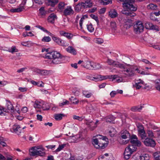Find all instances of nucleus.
Returning a JSON list of instances; mask_svg holds the SVG:
<instances>
[{"mask_svg":"<svg viewBox=\"0 0 160 160\" xmlns=\"http://www.w3.org/2000/svg\"><path fill=\"white\" fill-rule=\"evenodd\" d=\"M116 61L112 59L108 58L107 61V62L110 65H112L115 66V64H116Z\"/></svg>","mask_w":160,"mask_h":160,"instance_id":"nucleus-36","label":"nucleus"},{"mask_svg":"<svg viewBox=\"0 0 160 160\" xmlns=\"http://www.w3.org/2000/svg\"><path fill=\"white\" fill-rule=\"evenodd\" d=\"M146 26L147 27L148 26V27L147 28L148 29L153 30L157 31H159V28L158 26L154 25L152 23H147Z\"/></svg>","mask_w":160,"mask_h":160,"instance_id":"nucleus-19","label":"nucleus"},{"mask_svg":"<svg viewBox=\"0 0 160 160\" xmlns=\"http://www.w3.org/2000/svg\"><path fill=\"white\" fill-rule=\"evenodd\" d=\"M91 65V69H99L102 68L101 65L98 63L92 62Z\"/></svg>","mask_w":160,"mask_h":160,"instance_id":"nucleus-23","label":"nucleus"},{"mask_svg":"<svg viewBox=\"0 0 160 160\" xmlns=\"http://www.w3.org/2000/svg\"><path fill=\"white\" fill-rule=\"evenodd\" d=\"M8 51L12 53H13L14 52H17L18 51V49L16 48L15 46H12L11 49H9Z\"/></svg>","mask_w":160,"mask_h":160,"instance_id":"nucleus-49","label":"nucleus"},{"mask_svg":"<svg viewBox=\"0 0 160 160\" xmlns=\"http://www.w3.org/2000/svg\"><path fill=\"white\" fill-rule=\"evenodd\" d=\"M132 154L130 153H129L128 152H124V155L125 158L126 160L130 158Z\"/></svg>","mask_w":160,"mask_h":160,"instance_id":"nucleus-47","label":"nucleus"},{"mask_svg":"<svg viewBox=\"0 0 160 160\" xmlns=\"http://www.w3.org/2000/svg\"><path fill=\"white\" fill-rule=\"evenodd\" d=\"M21 128L19 125L14 124L11 129L12 132H14L18 135L21 133Z\"/></svg>","mask_w":160,"mask_h":160,"instance_id":"nucleus-11","label":"nucleus"},{"mask_svg":"<svg viewBox=\"0 0 160 160\" xmlns=\"http://www.w3.org/2000/svg\"><path fill=\"white\" fill-rule=\"evenodd\" d=\"M90 16L92 18L95 20L96 21L97 23H98L99 22L98 18L97 16L93 14H91Z\"/></svg>","mask_w":160,"mask_h":160,"instance_id":"nucleus-53","label":"nucleus"},{"mask_svg":"<svg viewBox=\"0 0 160 160\" xmlns=\"http://www.w3.org/2000/svg\"><path fill=\"white\" fill-rule=\"evenodd\" d=\"M142 84H139L138 82H136L134 86L137 89H139L142 87Z\"/></svg>","mask_w":160,"mask_h":160,"instance_id":"nucleus-56","label":"nucleus"},{"mask_svg":"<svg viewBox=\"0 0 160 160\" xmlns=\"http://www.w3.org/2000/svg\"><path fill=\"white\" fill-rule=\"evenodd\" d=\"M66 51L71 54L75 55L77 54V51L76 49L72 46H69L65 49Z\"/></svg>","mask_w":160,"mask_h":160,"instance_id":"nucleus-18","label":"nucleus"},{"mask_svg":"<svg viewBox=\"0 0 160 160\" xmlns=\"http://www.w3.org/2000/svg\"><path fill=\"white\" fill-rule=\"evenodd\" d=\"M143 142L144 144L148 147H154L156 145L155 142L154 140L148 138H146Z\"/></svg>","mask_w":160,"mask_h":160,"instance_id":"nucleus-9","label":"nucleus"},{"mask_svg":"<svg viewBox=\"0 0 160 160\" xmlns=\"http://www.w3.org/2000/svg\"><path fill=\"white\" fill-rule=\"evenodd\" d=\"M73 138H75L76 142H78L81 141L83 138L81 133H79L75 135Z\"/></svg>","mask_w":160,"mask_h":160,"instance_id":"nucleus-27","label":"nucleus"},{"mask_svg":"<svg viewBox=\"0 0 160 160\" xmlns=\"http://www.w3.org/2000/svg\"><path fill=\"white\" fill-rule=\"evenodd\" d=\"M147 8L152 10H156L157 9V6L152 3H151L147 6Z\"/></svg>","mask_w":160,"mask_h":160,"instance_id":"nucleus-32","label":"nucleus"},{"mask_svg":"<svg viewBox=\"0 0 160 160\" xmlns=\"http://www.w3.org/2000/svg\"><path fill=\"white\" fill-rule=\"evenodd\" d=\"M140 160H149V157L147 154H145L140 156Z\"/></svg>","mask_w":160,"mask_h":160,"instance_id":"nucleus-35","label":"nucleus"},{"mask_svg":"<svg viewBox=\"0 0 160 160\" xmlns=\"http://www.w3.org/2000/svg\"><path fill=\"white\" fill-rule=\"evenodd\" d=\"M65 3L63 2H60L58 4V9L60 11H62L64 8Z\"/></svg>","mask_w":160,"mask_h":160,"instance_id":"nucleus-31","label":"nucleus"},{"mask_svg":"<svg viewBox=\"0 0 160 160\" xmlns=\"http://www.w3.org/2000/svg\"><path fill=\"white\" fill-rule=\"evenodd\" d=\"M30 155L32 156H43L45 155V150L43 148H38L36 147H32L29 151Z\"/></svg>","mask_w":160,"mask_h":160,"instance_id":"nucleus-5","label":"nucleus"},{"mask_svg":"<svg viewBox=\"0 0 160 160\" xmlns=\"http://www.w3.org/2000/svg\"><path fill=\"white\" fill-rule=\"evenodd\" d=\"M92 6V3H88V2H86L85 3L81 2L78 3L74 7V9L76 12H79L82 8H90Z\"/></svg>","mask_w":160,"mask_h":160,"instance_id":"nucleus-6","label":"nucleus"},{"mask_svg":"<svg viewBox=\"0 0 160 160\" xmlns=\"http://www.w3.org/2000/svg\"><path fill=\"white\" fill-rule=\"evenodd\" d=\"M127 67L124 70L122 71L123 74L126 77H132L134 76L137 72L141 74H145V72L142 71H141L137 66L131 65L129 64L126 65Z\"/></svg>","mask_w":160,"mask_h":160,"instance_id":"nucleus-2","label":"nucleus"},{"mask_svg":"<svg viewBox=\"0 0 160 160\" xmlns=\"http://www.w3.org/2000/svg\"><path fill=\"white\" fill-rule=\"evenodd\" d=\"M121 137L122 138L126 139L130 137V134L127 130H123L121 132Z\"/></svg>","mask_w":160,"mask_h":160,"instance_id":"nucleus-13","label":"nucleus"},{"mask_svg":"<svg viewBox=\"0 0 160 160\" xmlns=\"http://www.w3.org/2000/svg\"><path fill=\"white\" fill-rule=\"evenodd\" d=\"M111 28L113 30H116V24L115 22H112L110 23Z\"/></svg>","mask_w":160,"mask_h":160,"instance_id":"nucleus-52","label":"nucleus"},{"mask_svg":"<svg viewBox=\"0 0 160 160\" xmlns=\"http://www.w3.org/2000/svg\"><path fill=\"white\" fill-rule=\"evenodd\" d=\"M155 160H160V152H156L153 154Z\"/></svg>","mask_w":160,"mask_h":160,"instance_id":"nucleus-42","label":"nucleus"},{"mask_svg":"<svg viewBox=\"0 0 160 160\" xmlns=\"http://www.w3.org/2000/svg\"><path fill=\"white\" fill-rule=\"evenodd\" d=\"M73 118L74 119L80 121H82L83 119L82 117H80L75 115L73 116Z\"/></svg>","mask_w":160,"mask_h":160,"instance_id":"nucleus-51","label":"nucleus"},{"mask_svg":"<svg viewBox=\"0 0 160 160\" xmlns=\"http://www.w3.org/2000/svg\"><path fill=\"white\" fill-rule=\"evenodd\" d=\"M147 133L148 134V136L150 138H152L154 137V133L152 131L150 130H148L147 131Z\"/></svg>","mask_w":160,"mask_h":160,"instance_id":"nucleus-48","label":"nucleus"},{"mask_svg":"<svg viewBox=\"0 0 160 160\" xmlns=\"http://www.w3.org/2000/svg\"><path fill=\"white\" fill-rule=\"evenodd\" d=\"M106 76V78H107V77L109 78H112L113 79H116L118 77L117 75H112L111 76Z\"/></svg>","mask_w":160,"mask_h":160,"instance_id":"nucleus-60","label":"nucleus"},{"mask_svg":"<svg viewBox=\"0 0 160 160\" xmlns=\"http://www.w3.org/2000/svg\"><path fill=\"white\" fill-rule=\"evenodd\" d=\"M127 64L125 63V64H123L121 63L118 62H116V64H115V66L117 68H119L121 69H123L124 70L126 67L127 66L126 65Z\"/></svg>","mask_w":160,"mask_h":160,"instance_id":"nucleus-24","label":"nucleus"},{"mask_svg":"<svg viewBox=\"0 0 160 160\" xmlns=\"http://www.w3.org/2000/svg\"><path fill=\"white\" fill-rule=\"evenodd\" d=\"M109 16L111 18H114L118 16V14L115 9H111L109 12Z\"/></svg>","mask_w":160,"mask_h":160,"instance_id":"nucleus-16","label":"nucleus"},{"mask_svg":"<svg viewBox=\"0 0 160 160\" xmlns=\"http://www.w3.org/2000/svg\"><path fill=\"white\" fill-rule=\"evenodd\" d=\"M43 102L39 101H36L34 104V107L35 108H39L43 107Z\"/></svg>","mask_w":160,"mask_h":160,"instance_id":"nucleus-25","label":"nucleus"},{"mask_svg":"<svg viewBox=\"0 0 160 160\" xmlns=\"http://www.w3.org/2000/svg\"><path fill=\"white\" fill-rule=\"evenodd\" d=\"M59 33L61 35L66 37L68 39H70L71 38V34L70 33L66 32L63 31H60Z\"/></svg>","mask_w":160,"mask_h":160,"instance_id":"nucleus-29","label":"nucleus"},{"mask_svg":"<svg viewBox=\"0 0 160 160\" xmlns=\"http://www.w3.org/2000/svg\"><path fill=\"white\" fill-rule=\"evenodd\" d=\"M57 17L56 15L53 13L50 14L49 16L48 17V22L53 23L54 22V21L56 19H57Z\"/></svg>","mask_w":160,"mask_h":160,"instance_id":"nucleus-20","label":"nucleus"},{"mask_svg":"<svg viewBox=\"0 0 160 160\" xmlns=\"http://www.w3.org/2000/svg\"><path fill=\"white\" fill-rule=\"evenodd\" d=\"M51 41V38L48 36H45L42 39V41L44 42H49Z\"/></svg>","mask_w":160,"mask_h":160,"instance_id":"nucleus-43","label":"nucleus"},{"mask_svg":"<svg viewBox=\"0 0 160 160\" xmlns=\"http://www.w3.org/2000/svg\"><path fill=\"white\" fill-rule=\"evenodd\" d=\"M142 106H141L140 107V108H139V106H134L132 107L131 109V111L133 112H136L137 110H141L142 109Z\"/></svg>","mask_w":160,"mask_h":160,"instance_id":"nucleus-41","label":"nucleus"},{"mask_svg":"<svg viewBox=\"0 0 160 160\" xmlns=\"http://www.w3.org/2000/svg\"><path fill=\"white\" fill-rule=\"evenodd\" d=\"M138 136H140L142 139H145L147 138L146 134L145 131L142 132V133L140 132L138 133Z\"/></svg>","mask_w":160,"mask_h":160,"instance_id":"nucleus-39","label":"nucleus"},{"mask_svg":"<svg viewBox=\"0 0 160 160\" xmlns=\"http://www.w3.org/2000/svg\"><path fill=\"white\" fill-rule=\"evenodd\" d=\"M58 44L62 46H66L65 42L64 41L62 40L61 39L59 41Z\"/></svg>","mask_w":160,"mask_h":160,"instance_id":"nucleus-55","label":"nucleus"},{"mask_svg":"<svg viewBox=\"0 0 160 160\" xmlns=\"http://www.w3.org/2000/svg\"><path fill=\"white\" fill-rule=\"evenodd\" d=\"M155 87L157 90L160 91V78L159 80L155 82Z\"/></svg>","mask_w":160,"mask_h":160,"instance_id":"nucleus-38","label":"nucleus"},{"mask_svg":"<svg viewBox=\"0 0 160 160\" xmlns=\"http://www.w3.org/2000/svg\"><path fill=\"white\" fill-rule=\"evenodd\" d=\"M132 154L130 153H129L128 152H124V155L125 158L126 160L130 158Z\"/></svg>","mask_w":160,"mask_h":160,"instance_id":"nucleus-46","label":"nucleus"},{"mask_svg":"<svg viewBox=\"0 0 160 160\" xmlns=\"http://www.w3.org/2000/svg\"><path fill=\"white\" fill-rule=\"evenodd\" d=\"M35 72L37 73L42 75H47L49 74L50 71L44 70H41L37 69Z\"/></svg>","mask_w":160,"mask_h":160,"instance_id":"nucleus-15","label":"nucleus"},{"mask_svg":"<svg viewBox=\"0 0 160 160\" xmlns=\"http://www.w3.org/2000/svg\"><path fill=\"white\" fill-rule=\"evenodd\" d=\"M87 28L88 30L90 32H92L94 31V28L92 24L90 23L87 25Z\"/></svg>","mask_w":160,"mask_h":160,"instance_id":"nucleus-37","label":"nucleus"},{"mask_svg":"<svg viewBox=\"0 0 160 160\" xmlns=\"http://www.w3.org/2000/svg\"><path fill=\"white\" fill-rule=\"evenodd\" d=\"M23 10V8L22 7H19L17 8H12L10 10L11 12H19Z\"/></svg>","mask_w":160,"mask_h":160,"instance_id":"nucleus-26","label":"nucleus"},{"mask_svg":"<svg viewBox=\"0 0 160 160\" xmlns=\"http://www.w3.org/2000/svg\"><path fill=\"white\" fill-rule=\"evenodd\" d=\"M85 18L84 16L82 17L81 18L80 21H79V25L80 27V28L82 29V22L84 20Z\"/></svg>","mask_w":160,"mask_h":160,"instance_id":"nucleus-58","label":"nucleus"},{"mask_svg":"<svg viewBox=\"0 0 160 160\" xmlns=\"http://www.w3.org/2000/svg\"><path fill=\"white\" fill-rule=\"evenodd\" d=\"M39 11L40 15L42 16H44L47 13V12L44 10V7H42L40 8L39 9Z\"/></svg>","mask_w":160,"mask_h":160,"instance_id":"nucleus-34","label":"nucleus"},{"mask_svg":"<svg viewBox=\"0 0 160 160\" xmlns=\"http://www.w3.org/2000/svg\"><path fill=\"white\" fill-rule=\"evenodd\" d=\"M119 0L123 2V7L124 9H126L122 11L121 12L123 14L130 17L136 16V14L133 12L137 10V7L136 5L132 3L134 0Z\"/></svg>","mask_w":160,"mask_h":160,"instance_id":"nucleus-1","label":"nucleus"},{"mask_svg":"<svg viewBox=\"0 0 160 160\" xmlns=\"http://www.w3.org/2000/svg\"><path fill=\"white\" fill-rule=\"evenodd\" d=\"M98 122V120L96 122H94L90 120H86L85 123L91 130H93L97 127V124Z\"/></svg>","mask_w":160,"mask_h":160,"instance_id":"nucleus-8","label":"nucleus"},{"mask_svg":"<svg viewBox=\"0 0 160 160\" xmlns=\"http://www.w3.org/2000/svg\"><path fill=\"white\" fill-rule=\"evenodd\" d=\"M6 105L8 110H6L4 111L5 112H8V111H7L8 110L12 112H14V108L10 101H7Z\"/></svg>","mask_w":160,"mask_h":160,"instance_id":"nucleus-14","label":"nucleus"},{"mask_svg":"<svg viewBox=\"0 0 160 160\" xmlns=\"http://www.w3.org/2000/svg\"><path fill=\"white\" fill-rule=\"evenodd\" d=\"M96 42L98 44H101L103 43V40L101 38H97L96 40Z\"/></svg>","mask_w":160,"mask_h":160,"instance_id":"nucleus-57","label":"nucleus"},{"mask_svg":"<svg viewBox=\"0 0 160 160\" xmlns=\"http://www.w3.org/2000/svg\"><path fill=\"white\" fill-rule=\"evenodd\" d=\"M65 115L62 113L56 114L54 115V118L56 120H60L62 119Z\"/></svg>","mask_w":160,"mask_h":160,"instance_id":"nucleus-28","label":"nucleus"},{"mask_svg":"<svg viewBox=\"0 0 160 160\" xmlns=\"http://www.w3.org/2000/svg\"><path fill=\"white\" fill-rule=\"evenodd\" d=\"M134 31L137 34H140L142 32L144 29V26L142 23L141 21L137 22L134 25Z\"/></svg>","mask_w":160,"mask_h":160,"instance_id":"nucleus-7","label":"nucleus"},{"mask_svg":"<svg viewBox=\"0 0 160 160\" xmlns=\"http://www.w3.org/2000/svg\"><path fill=\"white\" fill-rule=\"evenodd\" d=\"M27 1L26 0H23V1H22V3L20 5V7H22L23 8V10L25 9V7L24 6L25 5Z\"/></svg>","mask_w":160,"mask_h":160,"instance_id":"nucleus-61","label":"nucleus"},{"mask_svg":"<svg viewBox=\"0 0 160 160\" xmlns=\"http://www.w3.org/2000/svg\"><path fill=\"white\" fill-rule=\"evenodd\" d=\"M82 93L83 95L87 98H89L92 95V94L91 92L87 90L83 91Z\"/></svg>","mask_w":160,"mask_h":160,"instance_id":"nucleus-30","label":"nucleus"},{"mask_svg":"<svg viewBox=\"0 0 160 160\" xmlns=\"http://www.w3.org/2000/svg\"><path fill=\"white\" fill-rule=\"evenodd\" d=\"M97 137H98L93 139L92 141V144L96 148H104L107 145V143H106L105 142L108 140V138L102 135H99L97 136Z\"/></svg>","mask_w":160,"mask_h":160,"instance_id":"nucleus-3","label":"nucleus"},{"mask_svg":"<svg viewBox=\"0 0 160 160\" xmlns=\"http://www.w3.org/2000/svg\"><path fill=\"white\" fill-rule=\"evenodd\" d=\"M86 78L87 79L96 81L107 79L106 76H102L100 75H98L95 77H92L91 75H88L86 77Z\"/></svg>","mask_w":160,"mask_h":160,"instance_id":"nucleus-10","label":"nucleus"},{"mask_svg":"<svg viewBox=\"0 0 160 160\" xmlns=\"http://www.w3.org/2000/svg\"><path fill=\"white\" fill-rule=\"evenodd\" d=\"M114 117L112 116H109L106 119L107 122H111L114 120Z\"/></svg>","mask_w":160,"mask_h":160,"instance_id":"nucleus-40","label":"nucleus"},{"mask_svg":"<svg viewBox=\"0 0 160 160\" xmlns=\"http://www.w3.org/2000/svg\"><path fill=\"white\" fill-rule=\"evenodd\" d=\"M132 21L130 19H128L127 20H125V25L127 26L126 28H129L132 26Z\"/></svg>","mask_w":160,"mask_h":160,"instance_id":"nucleus-33","label":"nucleus"},{"mask_svg":"<svg viewBox=\"0 0 160 160\" xmlns=\"http://www.w3.org/2000/svg\"><path fill=\"white\" fill-rule=\"evenodd\" d=\"M63 14L65 16L69 15L73 13V11L70 6H68L63 11Z\"/></svg>","mask_w":160,"mask_h":160,"instance_id":"nucleus-12","label":"nucleus"},{"mask_svg":"<svg viewBox=\"0 0 160 160\" xmlns=\"http://www.w3.org/2000/svg\"><path fill=\"white\" fill-rule=\"evenodd\" d=\"M133 145H130L125 149V152H128L129 153L132 154L134 151H136V148H134V149H133Z\"/></svg>","mask_w":160,"mask_h":160,"instance_id":"nucleus-21","label":"nucleus"},{"mask_svg":"<svg viewBox=\"0 0 160 160\" xmlns=\"http://www.w3.org/2000/svg\"><path fill=\"white\" fill-rule=\"evenodd\" d=\"M52 39L55 42L58 44L59 42V41L61 39L55 36H53L52 37Z\"/></svg>","mask_w":160,"mask_h":160,"instance_id":"nucleus-54","label":"nucleus"},{"mask_svg":"<svg viewBox=\"0 0 160 160\" xmlns=\"http://www.w3.org/2000/svg\"><path fill=\"white\" fill-rule=\"evenodd\" d=\"M130 139V140H133L134 139H138V138L137 136L133 134L132 135L130 136V137L129 138Z\"/></svg>","mask_w":160,"mask_h":160,"instance_id":"nucleus-62","label":"nucleus"},{"mask_svg":"<svg viewBox=\"0 0 160 160\" xmlns=\"http://www.w3.org/2000/svg\"><path fill=\"white\" fill-rule=\"evenodd\" d=\"M130 142L131 143L133 144V148H135L134 146H135V147L137 146L138 147H140L141 144V142L138 139H134L133 140H130Z\"/></svg>","mask_w":160,"mask_h":160,"instance_id":"nucleus-22","label":"nucleus"},{"mask_svg":"<svg viewBox=\"0 0 160 160\" xmlns=\"http://www.w3.org/2000/svg\"><path fill=\"white\" fill-rule=\"evenodd\" d=\"M117 94V92L116 91H112L110 93V95L112 97H114V96Z\"/></svg>","mask_w":160,"mask_h":160,"instance_id":"nucleus-64","label":"nucleus"},{"mask_svg":"<svg viewBox=\"0 0 160 160\" xmlns=\"http://www.w3.org/2000/svg\"><path fill=\"white\" fill-rule=\"evenodd\" d=\"M46 58L49 59H53L52 62L54 64H59L61 62V55L56 51L48 52L45 55Z\"/></svg>","mask_w":160,"mask_h":160,"instance_id":"nucleus-4","label":"nucleus"},{"mask_svg":"<svg viewBox=\"0 0 160 160\" xmlns=\"http://www.w3.org/2000/svg\"><path fill=\"white\" fill-rule=\"evenodd\" d=\"M65 144H63L61 145H59L58 148L56 150V152H59L62 150L66 146Z\"/></svg>","mask_w":160,"mask_h":160,"instance_id":"nucleus-50","label":"nucleus"},{"mask_svg":"<svg viewBox=\"0 0 160 160\" xmlns=\"http://www.w3.org/2000/svg\"><path fill=\"white\" fill-rule=\"evenodd\" d=\"M18 90L21 92H24L27 91V88H26L20 87L18 88Z\"/></svg>","mask_w":160,"mask_h":160,"instance_id":"nucleus-63","label":"nucleus"},{"mask_svg":"<svg viewBox=\"0 0 160 160\" xmlns=\"http://www.w3.org/2000/svg\"><path fill=\"white\" fill-rule=\"evenodd\" d=\"M101 3L103 5H106L110 3H112V0H101Z\"/></svg>","mask_w":160,"mask_h":160,"instance_id":"nucleus-45","label":"nucleus"},{"mask_svg":"<svg viewBox=\"0 0 160 160\" xmlns=\"http://www.w3.org/2000/svg\"><path fill=\"white\" fill-rule=\"evenodd\" d=\"M69 101H66L65 102L60 103L59 104V106L60 107H63V106L68 104L69 103Z\"/></svg>","mask_w":160,"mask_h":160,"instance_id":"nucleus-59","label":"nucleus"},{"mask_svg":"<svg viewBox=\"0 0 160 160\" xmlns=\"http://www.w3.org/2000/svg\"><path fill=\"white\" fill-rule=\"evenodd\" d=\"M92 64V62L87 61L84 62L82 63V66L87 69H91Z\"/></svg>","mask_w":160,"mask_h":160,"instance_id":"nucleus-17","label":"nucleus"},{"mask_svg":"<svg viewBox=\"0 0 160 160\" xmlns=\"http://www.w3.org/2000/svg\"><path fill=\"white\" fill-rule=\"evenodd\" d=\"M138 133L140 132L142 133V132L145 131L144 130V127L142 125L140 124L138 127Z\"/></svg>","mask_w":160,"mask_h":160,"instance_id":"nucleus-44","label":"nucleus"}]
</instances>
